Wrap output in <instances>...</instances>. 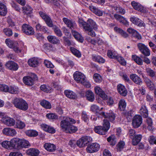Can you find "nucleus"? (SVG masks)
Returning a JSON list of instances; mask_svg holds the SVG:
<instances>
[{
	"mask_svg": "<svg viewBox=\"0 0 156 156\" xmlns=\"http://www.w3.org/2000/svg\"><path fill=\"white\" fill-rule=\"evenodd\" d=\"M12 103L16 108L20 110L25 111L28 109V104L22 98H15L12 100Z\"/></svg>",
	"mask_w": 156,
	"mask_h": 156,
	"instance_id": "obj_1",
	"label": "nucleus"
},
{
	"mask_svg": "<svg viewBox=\"0 0 156 156\" xmlns=\"http://www.w3.org/2000/svg\"><path fill=\"white\" fill-rule=\"evenodd\" d=\"M110 127L109 122L107 119H104L103 126H97L95 127L94 131L95 133L100 135H105Z\"/></svg>",
	"mask_w": 156,
	"mask_h": 156,
	"instance_id": "obj_2",
	"label": "nucleus"
},
{
	"mask_svg": "<svg viewBox=\"0 0 156 156\" xmlns=\"http://www.w3.org/2000/svg\"><path fill=\"white\" fill-rule=\"evenodd\" d=\"M63 120L60 122L61 127L66 130L71 124H75L76 121L73 119L68 116L63 117Z\"/></svg>",
	"mask_w": 156,
	"mask_h": 156,
	"instance_id": "obj_3",
	"label": "nucleus"
},
{
	"mask_svg": "<svg viewBox=\"0 0 156 156\" xmlns=\"http://www.w3.org/2000/svg\"><path fill=\"white\" fill-rule=\"evenodd\" d=\"M38 79L37 75L34 73H31L30 76H24L23 78V83L26 85L31 86L34 83V81Z\"/></svg>",
	"mask_w": 156,
	"mask_h": 156,
	"instance_id": "obj_4",
	"label": "nucleus"
},
{
	"mask_svg": "<svg viewBox=\"0 0 156 156\" xmlns=\"http://www.w3.org/2000/svg\"><path fill=\"white\" fill-rule=\"evenodd\" d=\"M79 23L80 26H82L83 27L84 30L85 29V27H87L90 25L93 27L94 30H96L98 29V26L92 20L89 19L87 21V23L84 22L83 20L79 19Z\"/></svg>",
	"mask_w": 156,
	"mask_h": 156,
	"instance_id": "obj_5",
	"label": "nucleus"
},
{
	"mask_svg": "<svg viewBox=\"0 0 156 156\" xmlns=\"http://www.w3.org/2000/svg\"><path fill=\"white\" fill-rule=\"evenodd\" d=\"M92 141V138L90 136H84L80 138L78 140L76 144L79 147H83L89 142Z\"/></svg>",
	"mask_w": 156,
	"mask_h": 156,
	"instance_id": "obj_6",
	"label": "nucleus"
},
{
	"mask_svg": "<svg viewBox=\"0 0 156 156\" xmlns=\"http://www.w3.org/2000/svg\"><path fill=\"white\" fill-rule=\"evenodd\" d=\"M5 43L8 47L12 48L15 51H20V49L17 47L18 43L17 41L10 39H6L5 40Z\"/></svg>",
	"mask_w": 156,
	"mask_h": 156,
	"instance_id": "obj_7",
	"label": "nucleus"
},
{
	"mask_svg": "<svg viewBox=\"0 0 156 156\" xmlns=\"http://www.w3.org/2000/svg\"><path fill=\"white\" fill-rule=\"evenodd\" d=\"M62 20L64 23L72 30L77 28V25L75 21L72 20L68 19L67 18H63Z\"/></svg>",
	"mask_w": 156,
	"mask_h": 156,
	"instance_id": "obj_8",
	"label": "nucleus"
},
{
	"mask_svg": "<svg viewBox=\"0 0 156 156\" xmlns=\"http://www.w3.org/2000/svg\"><path fill=\"white\" fill-rule=\"evenodd\" d=\"M39 14L40 16L44 20L47 25L50 27L53 26V24L51 18L43 11H40Z\"/></svg>",
	"mask_w": 156,
	"mask_h": 156,
	"instance_id": "obj_9",
	"label": "nucleus"
},
{
	"mask_svg": "<svg viewBox=\"0 0 156 156\" xmlns=\"http://www.w3.org/2000/svg\"><path fill=\"white\" fill-rule=\"evenodd\" d=\"M142 122V119L139 115H136L133 118L132 125L134 128H138L140 126Z\"/></svg>",
	"mask_w": 156,
	"mask_h": 156,
	"instance_id": "obj_10",
	"label": "nucleus"
},
{
	"mask_svg": "<svg viewBox=\"0 0 156 156\" xmlns=\"http://www.w3.org/2000/svg\"><path fill=\"white\" fill-rule=\"evenodd\" d=\"M100 148V145L97 143H93L88 145L86 150L89 153H93L97 152Z\"/></svg>",
	"mask_w": 156,
	"mask_h": 156,
	"instance_id": "obj_11",
	"label": "nucleus"
},
{
	"mask_svg": "<svg viewBox=\"0 0 156 156\" xmlns=\"http://www.w3.org/2000/svg\"><path fill=\"white\" fill-rule=\"evenodd\" d=\"M2 133L4 135L10 136H15L17 134L15 129L10 127L4 128L2 130Z\"/></svg>",
	"mask_w": 156,
	"mask_h": 156,
	"instance_id": "obj_12",
	"label": "nucleus"
},
{
	"mask_svg": "<svg viewBox=\"0 0 156 156\" xmlns=\"http://www.w3.org/2000/svg\"><path fill=\"white\" fill-rule=\"evenodd\" d=\"M127 32L132 35L131 37L133 41H136L141 39V35L135 30L129 28L127 29Z\"/></svg>",
	"mask_w": 156,
	"mask_h": 156,
	"instance_id": "obj_13",
	"label": "nucleus"
},
{
	"mask_svg": "<svg viewBox=\"0 0 156 156\" xmlns=\"http://www.w3.org/2000/svg\"><path fill=\"white\" fill-rule=\"evenodd\" d=\"M139 49L146 56H148L150 55V51L148 48L144 44L139 43L137 44Z\"/></svg>",
	"mask_w": 156,
	"mask_h": 156,
	"instance_id": "obj_14",
	"label": "nucleus"
},
{
	"mask_svg": "<svg viewBox=\"0 0 156 156\" xmlns=\"http://www.w3.org/2000/svg\"><path fill=\"white\" fill-rule=\"evenodd\" d=\"M22 31L25 34L27 35H33L34 33L33 28L29 24H24L22 26Z\"/></svg>",
	"mask_w": 156,
	"mask_h": 156,
	"instance_id": "obj_15",
	"label": "nucleus"
},
{
	"mask_svg": "<svg viewBox=\"0 0 156 156\" xmlns=\"http://www.w3.org/2000/svg\"><path fill=\"white\" fill-rule=\"evenodd\" d=\"M73 77L75 80L80 83H83L86 79V77L83 74L78 71H76L74 73Z\"/></svg>",
	"mask_w": 156,
	"mask_h": 156,
	"instance_id": "obj_16",
	"label": "nucleus"
},
{
	"mask_svg": "<svg viewBox=\"0 0 156 156\" xmlns=\"http://www.w3.org/2000/svg\"><path fill=\"white\" fill-rule=\"evenodd\" d=\"M100 115L105 118L108 119L111 122H113L115 119V115L112 111L105 113L104 112L100 113Z\"/></svg>",
	"mask_w": 156,
	"mask_h": 156,
	"instance_id": "obj_17",
	"label": "nucleus"
},
{
	"mask_svg": "<svg viewBox=\"0 0 156 156\" xmlns=\"http://www.w3.org/2000/svg\"><path fill=\"white\" fill-rule=\"evenodd\" d=\"M2 122L7 126L11 127L15 125V121L13 118L6 116L2 119Z\"/></svg>",
	"mask_w": 156,
	"mask_h": 156,
	"instance_id": "obj_18",
	"label": "nucleus"
},
{
	"mask_svg": "<svg viewBox=\"0 0 156 156\" xmlns=\"http://www.w3.org/2000/svg\"><path fill=\"white\" fill-rule=\"evenodd\" d=\"M95 93L99 95L103 100H106L107 98V96L102 89L99 87L96 86L94 87Z\"/></svg>",
	"mask_w": 156,
	"mask_h": 156,
	"instance_id": "obj_19",
	"label": "nucleus"
},
{
	"mask_svg": "<svg viewBox=\"0 0 156 156\" xmlns=\"http://www.w3.org/2000/svg\"><path fill=\"white\" fill-rule=\"evenodd\" d=\"M30 146V144L28 141L24 139H20L17 149L19 150L23 147L28 148Z\"/></svg>",
	"mask_w": 156,
	"mask_h": 156,
	"instance_id": "obj_20",
	"label": "nucleus"
},
{
	"mask_svg": "<svg viewBox=\"0 0 156 156\" xmlns=\"http://www.w3.org/2000/svg\"><path fill=\"white\" fill-rule=\"evenodd\" d=\"M5 66L9 69L13 71L17 70L19 67L17 63L12 61H8L6 63Z\"/></svg>",
	"mask_w": 156,
	"mask_h": 156,
	"instance_id": "obj_21",
	"label": "nucleus"
},
{
	"mask_svg": "<svg viewBox=\"0 0 156 156\" xmlns=\"http://www.w3.org/2000/svg\"><path fill=\"white\" fill-rule=\"evenodd\" d=\"M130 20L132 23L138 26L141 27H144L145 26V24L142 21L134 16L131 17L130 19Z\"/></svg>",
	"mask_w": 156,
	"mask_h": 156,
	"instance_id": "obj_22",
	"label": "nucleus"
},
{
	"mask_svg": "<svg viewBox=\"0 0 156 156\" xmlns=\"http://www.w3.org/2000/svg\"><path fill=\"white\" fill-rule=\"evenodd\" d=\"M117 88L118 92L121 95L123 96H126L127 92L124 86L120 84L117 85Z\"/></svg>",
	"mask_w": 156,
	"mask_h": 156,
	"instance_id": "obj_23",
	"label": "nucleus"
},
{
	"mask_svg": "<svg viewBox=\"0 0 156 156\" xmlns=\"http://www.w3.org/2000/svg\"><path fill=\"white\" fill-rule=\"evenodd\" d=\"M130 79L135 83L140 85L142 83L141 79L135 74H133L130 75Z\"/></svg>",
	"mask_w": 156,
	"mask_h": 156,
	"instance_id": "obj_24",
	"label": "nucleus"
},
{
	"mask_svg": "<svg viewBox=\"0 0 156 156\" xmlns=\"http://www.w3.org/2000/svg\"><path fill=\"white\" fill-rule=\"evenodd\" d=\"M20 139L17 138H14L12 139L10 141L11 149L15 148L17 149Z\"/></svg>",
	"mask_w": 156,
	"mask_h": 156,
	"instance_id": "obj_25",
	"label": "nucleus"
},
{
	"mask_svg": "<svg viewBox=\"0 0 156 156\" xmlns=\"http://www.w3.org/2000/svg\"><path fill=\"white\" fill-rule=\"evenodd\" d=\"M28 65L32 67H36L38 63V61L37 58L33 57L29 59L27 62Z\"/></svg>",
	"mask_w": 156,
	"mask_h": 156,
	"instance_id": "obj_26",
	"label": "nucleus"
},
{
	"mask_svg": "<svg viewBox=\"0 0 156 156\" xmlns=\"http://www.w3.org/2000/svg\"><path fill=\"white\" fill-rule=\"evenodd\" d=\"M39 151L36 149L30 148L28 149L26 151L27 154L31 156H37L39 154Z\"/></svg>",
	"mask_w": 156,
	"mask_h": 156,
	"instance_id": "obj_27",
	"label": "nucleus"
},
{
	"mask_svg": "<svg viewBox=\"0 0 156 156\" xmlns=\"http://www.w3.org/2000/svg\"><path fill=\"white\" fill-rule=\"evenodd\" d=\"M65 95L68 98L71 99H75L77 98L76 94L73 91L70 90H66L64 92Z\"/></svg>",
	"mask_w": 156,
	"mask_h": 156,
	"instance_id": "obj_28",
	"label": "nucleus"
},
{
	"mask_svg": "<svg viewBox=\"0 0 156 156\" xmlns=\"http://www.w3.org/2000/svg\"><path fill=\"white\" fill-rule=\"evenodd\" d=\"M140 113L141 115L144 118H147L148 115V110L146 106L143 105L141 107Z\"/></svg>",
	"mask_w": 156,
	"mask_h": 156,
	"instance_id": "obj_29",
	"label": "nucleus"
},
{
	"mask_svg": "<svg viewBox=\"0 0 156 156\" xmlns=\"http://www.w3.org/2000/svg\"><path fill=\"white\" fill-rule=\"evenodd\" d=\"M44 148L47 151L50 152L54 151L56 149L55 146L53 144L47 143L44 145Z\"/></svg>",
	"mask_w": 156,
	"mask_h": 156,
	"instance_id": "obj_30",
	"label": "nucleus"
},
{
	"mask_svg": "<svg viewBox=\"0 0 156 156\" xmlns=\"http://www.w3.org/2000/svg\"><path fill=\"white\" fill-rule=\"evenodd\" d=\"M89 7L91 11L97 15L100 16L103 15V12L98 8L93 6H90Z\"/></svg>",
	"mask_w": 156,
	"mask_h": 156,
	"instance_id": "obj_31",
	"label": "nucleus"
},
{
	"mask_svg": "<svg viewBox=\"0 0 156 156\" xmlns=\"http://www.w3.org/2000/svg\"><path fill=\"white\" fill-rule=\"evenodd\" d=\"M114 30L117 33L120 34L122 37L126 38L129 35L127 33L122 30L121 28L117 27H115L114 28Z\"/></svg>",
	"mask_w": 156,
	"mask_h": 156,
	"instance_id": "obj_32",
	"label": "nucleus"
},
{
	"mask_svg": "<svg viewBox=\"0 0 156 156\" xmlns=\"http://www.w3.org/2000/svg\"><path fill=\"white\" fill-rule=\"evenodd\" d=\"M72 33L75 38L80 42H83L84 39L83 37L78 32L75 30H71Z\"/></svg>",
	"mask_w": 156,
	"mask_h": 156,
	"instance_id": "obj_33",
	"label": "nucleus"
},
{
	"mask_svg": "<svg viewBox=\"0 0 156 156\" xmlns=\"http://www.w3.org/2000/svg\"><path fill=\"white\" fill-rule=\"evenodd\" d=\"M91 26V25H90L87 27H85L84 30L88 35L93 37H95L96 34L95 32L93 30V29Z\"/></svg>",
	"mask_w": 156,
	"mask_h": 156,
	"instance_id": "obj_34",
	"label": "nucleus"
},
{
	"mask_svg": "<svg viewBox=\"0 0 156 156\" xmlns=\"http://www.w3.org/2000/svg\"><path fill=\"white\" fill-rule=\"evenodd\" d=\"M144 81L147 87L151 90H154L155 87V85L151 80L146 78L145 79Z\"/></svg>",
	"mask_w": 156,
	"mask_h": 156,
	"instance_id": "obj_35",
	"label": "nucleus"
},
{
	"mask_svg": "<svg viewBox=\"0 0 156 156\" xmlns=\"http://www.w3.org/2000/svg\"><path fill=\"white\" fill-rule=\"evenodd\" d=\"M142 136L141 134L136 135L133 138L132 143L133 145H137L141 141Z\"/></svg>",
	"mask_w": 156,
	"mask_h": 156,
	"instance_id": "obj_36",
	"label": "nucleus"
},
{
	"mask_svg": "<svg viewBox=\"0 0 156 156\" xmlns=\"http://www.w3.org/2000/svg\"><path fill=\"white\" fill-rule=\"evenodd\" d=\"M47 38L49 42L54 44H57L60 42V41L58 38L54 36H48Z\"/></svg>",
	"mask_w": 156,
	"mask_h": 156,
	"instance_id": "obj_37",
	"label": "nucleus"
},
{
	"mask_svg": "<svg viewBox=\"0 0 156 156\" xmlns=\"http://www.w3.org/2000/svg\"><path fill=\"white\" fill-rule=\"evenodd\" d=\"M90 111L94 112L98 116H99L98 115H100V112H100L98 106L94 105H92L91 106Z\"/></svg>",
	"mask_w": 156,
	"mask_h": 156,
	"instance_id": "obj_38",
	"label": "nucleus"
},
{
	"mask_svg": "<svg viewBox=\"0 0 156 156\" xmlns=\"http://www.w3.org/2000/svg\"><path fill=\"white\" fill-rule=\"evenodd\" d=\"M7 12L6 6L3 3H0V15L5 16Z\"/></svg>",
	"mask_w": 156,
	"mask_h": 156,
	"instance_id": "obj_39",
	"label": "nucleus"
},
{
	"mask_svg": "<svg viewBox=\"0 0 156 156\" xmlns=\"http://www.w3.org/2000/svg\"><path fill=\"white\" fill-rule=\"evenodd\" d=\"M26 134L28 136L35 137L38 135V132L34 130H28L25 131Z\"/></svg>",
	"mask_w": 156,
	"mask_h": 156,
	"instance_id": "obj_40",
	"label": "nucleus"
},
{
	"mask_svg": "<svg viewBox=\"0 0 156 156\" xmlns=\"http://www.w3.org/2000/svg\"><path fill=\"white\" fill-rule=\"evenodd\" d=\"M86 96L87 99L90 101L92 102L94 99V94L91 91H87L86 93Z\"/></svg>",
	"mask_w": 156,
	"mask_h": 156,
	"instance_id": "obj_41",
	"label": "nucleus"
},
{
	"mask_svg": "<svg viewBox=\"0 0 156 156\" xmlns=\"http://www.w3.org/2000/svg\"><path fill=\"white\" fill-rule=\"evenodd\" d=\"M16 128L19 129H23L25 127V124L24 122L18 120H17L16 124Z\"/></svg>",
	"mask_w": 156,
	"mask_h": 156,
	"instance_id": "obj_42",
	"label": "nucleus"
},
{
	"mask_svg": "<svg viewBox=\"0 0 156 156\" xmlns=\"http://www.w3.org/2000/svg\"><path fill=\"white\" fill-rule=\"evenodd\" d=\"M91 43L94 45H95L97 43L98 45H102L104 43L102 40L98 37L91 39Z\"/></svg>",
	"mask_w": 156,
	"mask_h": 156,
	"instance_id": "obj_43",
	"label": "nucleus"
},
{
	"mask_svg": "<svg viewBox=\"0 0 156 156\" xmlns=\"http://www.w3.org/2000/svg\"><path fill=\"white\" fill-rule=\"evenodd\" d=\"M41 105L47 109H50L51 108V103L45 100H43L40 102Z\"/></svg>",
	"mask_w": 156,
	"mask_h": 156,
	"instance_id": "obj_44",
	"label": "nucleus"
},
{
	"mask_svg": "<svg viewBox=\"0 0 156 156\" xmlns=\"http://www.w3.org/2000/svg\"><path fill=\"white\" fill-rule=\"evenodd\" d=\"M132 59L138 64L140 65H142L143 64V61L140 57L136 55H132Z\"/></svg>",
	"mask_w": 156,
	"mask_h": 156,
	"instance_id": "obj_45",
	"label": "nucleus"
},
{
	"mask_svg": "<svg viewBox=\"0 0 156 156\" xmlns=\"http://www.w3.org/2000/svg\"><path fill=\"white\" fill-rule=\"evenodd\" d=\"M93 60L99 63H103L105 62V60L100 56H94L92 58Z\"/></svg>",
	"mask_w": 156,
	"mask_h": 156,
	"instance_id": "obj_46",
	"label": "nucleus"
},
{
	"mask_svg": "<svg viewBox=\"0 0 156 156\" xmlns=\"http://www.w3.org/2000/svg\"><path fill=\"white\" fill-rule=\"evenodd\" d=\"M147 75L152 77H155L156 76V72L150 68H148L146 69Z\"/></svg>",
	"mask_w": 156,
	"mask_h": 156,
	"instance_id": "obj_47",
	"label": "nucleus"
},
{
	"mask_svg": "<svg viewBox=\"0 0 156 156\" xmlns=\"http://www.w3.org/2000/svg\"><path fill=\"white\" fill-rule=\"evenodd\" d=\"M23 12L27 14H30L32 12V8L29 5H26L23 7Z\"/></svg>",
	"mask_w": 156,
	"mask_h": 156,
	"instance_id": "obj_48",
	"label": "nucleus"
},
{
	"mask_svg": "<svg viewBox=\"0 0 156 156\" xmlns=\"http://www.w3.org/2000/svg\"><path fill=\"white\" fill-rule=\"evenodd\" d=\"M70 49L72 53L76 56L78 58L81 57V54L79 50L73 47L70 48Z\"/></svg>",
	"mask_w": 156,
	"mask_h": 156,
	"instance_id": "obj_49",
	"label": "nucleus"
},
{
	"mask_svg": "<svg viewBox=\"0 0 156 156\" xmlns=\"http://www.w3.org/2000/svg\"><path fill=\"white\" fill-rule=\"evenodd\" d=\"M65 130L67 131L70 133H74L77 130V128L75 126L71 124Z\"/></svg>",
	"mask_w": 156,
	"mask_h": 156,
	"instance_id": "obj_50",
	"label": "nucleus"
},
{
	"mask_svg": "<svg viewBox=\"0 0 156 156\" xmlns=\"http://www.w3.org/2000/svg\"><path fill=\"white\" fill-rule=\"evenodd\" d=\"M40 88L42 90L47 93L50 92L52 89L51 87L44 84L41 85Z\"/></svg>",
	"mask_w": 156,
	"mask_h": 156,
	"instance_id": "obj_51",
	"label": "nucleus"
},
{
	"mask_svg": "<svg viewBox=\"0 0 156 156\" xmlns=\"http://www.w3.org/2000/svg\"><path fill=\"white\" fill-rule=\"evenodd\" d=\"M19 89L15 86H10L9 87L8 92L12 94H17L19 93Z\"/></svg>",
	"mask_w": 156,
	"mask_h": 156,
	"instance_id": "obj_52",
	"label": "nucleus"
},
{
	"mask_svg": "<svg viewBox=\"0 0 156 156\" xmlns=\"http://www.w3.org/2000/svg\"><path fill=\"white\" fill-rule=\"evenodd\" d=\"M46 116L48 119L53 121L58 119V116L55 113H49L47 114Z\"/></svg>",
	"mask_w": 156,
	"mask_h": 156,
	"instance_id": "obj_53",
	"label": "nucleus"
},
{
	"mask_svg": "<svg viewBox=\"0 0 156 156\" xmlns=\"http://www.w3.org/2000/svg\"><path fill=\"white\" fill-rule=\"evenodd\" d=\"M37 30L46 33L47 32V28L44 26L41 25L40 23H37L36 26Z\"/></svg>",
	"mask_w": 156,
	"mask_h": 156,
	"instance_id": "obj_54",
	"label": "nucleus"
},
{
	"mask_svg": "<svg viewBox=\"0 0 156 156\" xmlns=\"http://www.w3.org/2000/svg\"><path fill=\"white\" fill-rule=\"evenodd\" d=\"M54 31L55 34L58 37L62 36V33L60 29L58 27L55 26L53 27Z\"/></svg>",
	"mask_w": 156,
	"mask_h": 156,
	"instance_id": "obj_55",
	"label": "nucleus"
},
{
	"mask_svg": "<svg viewBox=\"0 0 156 156\" xmlns=\"http://www.w3.org/2000/svg\"><path fill=\"white\" fill-rule=\"evenodd\" d=\"M126 106V104L124 100H121L119 103V107L121 110H123Z\"/></svg>",
	"mask_w": 156,
	"mask_h": 156,
	"instance_id": "obj_56",
	"label": "nucleus"
},
{
	"mask_svg": "<svg viewBox=\"0 0 156 156\" xmlns=\"http://www.w3.org/2000/svg\"><path fill=\"white\" fill-rule=\"evenodd\" d=\"M2 147L7 149H11L9 141L5 140L1 143Z\"/></svg>",
	"mask_w": 156,
	"mask_h": 156,
	"instance_id": "obj_57",
	"label": "nucleus"
},
{
	"mask_svg": "<svg viewBox=\"0 0 156 156\" xmlns=\"http://www.w3.org/2000/svg\"><path fill=\"white\" fill-rule=\"evenodd\" d=\"M93 78L94 81L96 83H100L102 81V78L101 76L99 74L95 73L93 76Z\"/></svg>",
	"mask_w": 156,
	"mask_h": 156,
	"instance_id": "obj_58",
	"label": "nucleus"
},
{
	"mask_svg": "<svg viewBox=\"0 0 156 156\" xmlns=\"http://www.w3.org/2000/svg\"><path fill=\"white\" fill-rule=\"evenodd\" d=\"M3 32L6 36L8 37H10L12 34V30L10 28H8L4 29L3 30Z\"/></svg>",
	"mask_w": 156,
	"mask_h": 156,
	"instance_id": "obj_59",
	"label": "nucleus"
},
{
	"mask_svg": "<svg viewBox=\"0 0 156 156\" xmlns=\"http://www.w3.org/2000/svg\"><path fill=\"white\" fill-rule=\"evenodd\" d=\"M117 59L120 64L123 66H125L126 64V62L124 59L122 57L118 56L115 59Z\"/></svg>",
	"mask_w": 156,
	"mask_h": 156,
	"instance_id": "obj_60",
	"label": "nucleus"
},
{
	"mask_svg": "<svg viewBox=\"0 0 156 156\" xmlns=\"http://www.w3.org/2000/svg\"><path fill=\"white\" fill-rule=\"evenodd\" d=\"M125 143L123 141L119 142L117 145V149L118 151H120L124 148Z\"/></svg>",
	"mask_w": 156,
	"mask_h": 156,
	"instance_id": "obj_61",
	"label": "nucleus"
},
{
	"mask_svg": "<svg viewBox=\"0 0 156 156\" xmlns=\"http://www.w3.org/2000/svg\"><path fill=\"white\" fill-rule=\"evenodd\" d=\"M108 56L110 58L116 59L118 55H116L115 52L109 50L107 53Z\"/></svg>",
	"mask_w": 156,
	"mask_h": 156,
	"instance_id": "obj_62",
	"label": "nucleus"
},
{
	"mask_svg": "<svg viewBox=\"0 0 156 156\" xmlns=\"http://www.w3.org/2000/svg\"><path fill=\"white\" fill-rule=\"evenodd\" d=\"M146 122L148 125L147 129L150 130H151L152 129V121L151 119L150 118H148L146 119Z\"/></svg>",
	"mask_w": 156,
	"mask_h": 156,
	"instance_id": "obj_63",
	"label": "nucleus"
},
{
	"mask_svg": "<svg viewBox=\"0 0 156 156\" xmlns=\"http://www.w3.org/2000/svg\"><path fill=\"white\" fill-rule=\"evenodd\" d=\"M149 143L151 144H156V137L154 136H150L148 139Z\"/></svg>",
	"mask_w": 156,
	"mask_h": 156,
	"instance_id": "obj_64",
	"label": "nucleus"
}]
</instances>
